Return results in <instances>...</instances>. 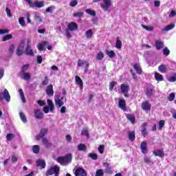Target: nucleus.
<instances>
[{
    "mask_svg": "<svg viewBox=\"0 0 176 176\" xmlns=\"http://www.w3.org/2000/svg\"><path fill=\"white\" fill-rule=\"evenodd\" d=\"M142 109L143 111H151V104L148 101H145L142 104Z\"/></svg>",
    "mask_w": 176,
    "mask_h": 176,
    "instance_id": "ddd939ff",
    "label": "nucleus"
},
{
    "mask_svg": "<svg viewBox=\"0 0 176 176\" xmlns=\"http://www.w3.org/2000/svg\"><path fill=\"white\" fill-rule=\"evenodd\" d=\"M37 167H41V168H45L46 167V162L44 160H37L36 162Z\"/></svg>",
    "mask_w": 176,
    "mask_h": 176,
    "instance_id": "9b49d317",
    "label": "nucleus"
},
{
    "mask_svg": "<svg viewBox=\"0 0 176 176\" xmlns=\"http://www.w3.org/2000/svg\"><path fill=\"white\" fill-rule=\"evenodd\" d=\"M140 149L142 151V153H143L144 155L146 153H148V147H147V143L146 142H142L140 144Z\"/></svg>",
    "mask_w": 176,
    "mask_h": 176,
    "instance_id": "9d476101",
    "label": "nucleus"
},
{
    "mask_svg": "<svg viewBox=\"0 0 176 176\" xmlns=\"http://www.w3.org/2000/svg\"><path fill=\"white\" fill-rule=\"evenodd\" d=\"M115 86H116V81H112L109 84V90H110V91H112L113 90V87H115Z\"/></svg>",
    "mask_w": 176,
    "mask_h": 176,
    "instance_id": "8fccbe9b",
    "label": "nucleus"
},
{
    "mask_svg": "<svg viewBox=\"0 0 176 176\" xmlns=\"http://www.w3.org/2000/svg\"><path fill=\"white\" fill-rule=\"evenodd\" d=\"M40 148L38 145H34L33 146L32 151L34 153H39Z\"/></svg>",
    "mask_w": 176,
    "mask_h": 176,
    "instance_id": "a18cd8bd",
    "label": "nucleus"
},
{
    "mask_svg": "<svg viewBox=\"0 0 176 176\" xmlns=\"http://www.w3.org/2000/svg\"><path fill=\"white\" fill-rule=\"evenodd\" d=\"M104 167L106 168L105 173H107V174H111V166H109V164H105Z\"/></svg>",
    "mask_w": 176,
    "mask_h": 176,
    "instance_id": "de8ad7c7",
    "label": "nucleus"
},
{
    "mask_svg": "<svg viewBox=\"0 0 176 176\" xmlns=\"http://www.w3.org/2000/svg\"><path fill=\"white\" fill-rule=\"evenodd\" d=\"M25 53L28 56H34V51L31 49V46L28 45L25 50Z\"/></svg>",
    "mask_w": 176,
    "mask_h": 176,
    "instance_id": "b1692460",
    "label": "nucleus"
},
{
    "mask_svg": "<svg viewBox=\"0 0 176 176\" xmlns=\"http://www.w3.org/2000/svg\"><path fill=\"white\" fill-rule=\"evenodd\" d=\"M168 82H176V74L168 78Z\"/></svg>",
    "mask_w": 176,
    "mask_h": 176,
    "instance_id": "864d4df0",
    "label": "nucleus"
},
{
    "mask_svg": "<svg viewBox=\"0 0 176 176\" xmlns=\"http://www.w3.org/2000/svg\"><path fill=\"white\" fill-rule=\"evenodd\" d=\"M175 24H170L167 26H165L164 28L162 29V31L163 32H168L170 31V30H173V28H175Z\"/></svg>",
    "mask_w": 176,
    "mask_h": 176,
    "instance_id": "5701e85b",
    "label": "nucleus"
},
{
    "mask_svg": "<svg viewBox=\"0 0 176 176\" xmlns=\"http://www.w3.org/2000/svg\"><path fill=\"white\" fill-rule=\"evenodd\" d=\"M133 68L136 71L137 74H138L139 75H141L142 74V69H141L140 65L135 63L133 65Z\"/></svg>",
    "mask_w": 176,
    "mask_h": 176,
    "instance_id": "aec40b11",
    "label": "nucleus"
},
{
    "mask_svg": "<svg viewBox=\"0 0 176 176\" xmlns=\"http://www.w3.org/2000/svg\"><path fill=\"white\" fill-rule=\"evenodd\" d=\"M121 93H129L130 90V85L126 84H122L120 86Z\"/></svg>",
    "mask_w": 176,
    "mask_h": 176,
    "instance_id": "f8f14e48",
    "label": "nucleus"
},
{
    "mask_svg": "<svg viewBox=\"0 0 176 176\" xmlns=\"http://www.w3.org/2000/svg\"><path fill=\"white\" fill-rule=\"evenodd\" d=\"M22 79H24V80H30V79H31V74L30 73H23Z\"/></svg>",
    "mask_w": 176,
    "mask_h": 176,
    "instance_id": "58836bf2",
    "label": "nucleus"
},
{
    "mask_svg": "<svg viewBox=\"0 0 176 176\" xmlns=\"http://www.w3.org/2000/svg\"><path fill=\"white\" fill-rule=\"evenodd\" d=\"M74 175L76 176H87V173L83 168H78L76 170Z\"/></svg>",
    "mask_w": 176,
    "mask_h": 176,
    "instance_id": "423d86ee",
    "label": "nucleus"
},
{
    "mask_svg": "<svg viewBox=\"0 0 176 176\" xmlns=\"http://www.w3.org/2000/svg\"><path fill=\"white\" fill-rule=\"evenodd\" d=\"M131 73L132 74V76L135 80V82H137V80H138V77L137 76V75L135 74L134 72H133V69H131Z\"/></svg>",
    "mask_w": 176,
    "mask_h": 176,
    "instance_id": "680f3d73",
    "label": "nucleus"
},
{
    "mask_svg": "<svg viewBox=\"0 0 176 176\" xmlns=\"http://www.w3.org/2000/svg\"><path fill=\"white\" fill-rule=\"evenodd\" d=\"M19 93L21 96L22 102H23V103L25 102V97L24 96V91L21 89H19Z\"/></svg>",
    "mask_w": 176,
    "mask_h": 176,
    "instance_id": "f704fd0d",
    "label": "nucleus"
},
{
    "mask_svg": "<svg viewBox=\"0 0 176 176\" xmlns=\"http://www.w3.org/2000/svg\"><path fill=\"white\" fill-rule=\"evenodd\" d=\"M19 23L21 27H24L25 25V21H24V17H20L19 19Z\"/></svg>",
    "mask_w": 176,
    "mask_h": 176,
    "instance_id": "09e8293b",
    "label": "nucleus"
},
{
    "mask_svg": "<svg viewBox=\"0 0 176 176\" xmlns=\"http://www.w3.org/2000/svg\"><path fill=\"white\" fill-rule=\"evenodd\" d=\"M86 149H87V146H86L85 144H80L78 146V151H85Z\"/></svg>",
    "mask_w": 176,
    "mask_h": 176,
    "instance_id": "72a5a7b5",
    "label": "nucleus"
},
{
    "mask_svg": "<svg viewBox=\"0 0 176 176\" xmlns=\"http://www.w3.org/2000/svg\"><path fill=\"white\" fill-rule=\"evenodd\" d=\"M19 116H20L22 122H23V123H27V118L25 117V115L23 114V112L19 113Z\"/></svg>",
    "mask_w": 176,
    "mask_h": 176,
    "instance_id": "79ce46f5",
    "label": "nucleus"
},
{
    "mask_svg": "<svg viewBox=\"0 0 176 176\" xmlns=\"http://www.w3.org/2000/svg\"><path fill=\"white\" fill-rule=\"evenodd\" d=\"M45 6V2L43 1H34L33 3V8H43Z\"/></svg>",
    "mask_w": 176,
    "mask_h": 176,
    "instance_id": "f3484780",
    "label": "nucleus"
},
{
    "mask_svg": "<svg viewBox=\"0 0 176 176\" xmlns=\"http://www.w3.org/2000/svg\"><path fill=\"white\" fill-rule=\"evenodd\" d=\"M104 145H100V146H99V147H98V152L101 154V155H102V153H104Z\"/></svg>",
    "mask_w": 176,
    "mask_h": 176,
    "instance_id": "e2e57ef3",
    "label": "nucleus"
},
{
    "mask_svg": "<svg viewBox=\"0 0 176 176\" xmlns=\"http://www.w3.org/2000/svg\"><path fill=\"white\" fill-rule=\"evenodd\" d=\"M85 36H87L88 39H90V38L93 36V31L91 30H88L85 32Z\"/></svg>",
    "mask_w": 176,
    "mask_h": 176,
    "instance_id": "ea45409f",
    "label": "nucleus"
},
{
    "mask_svg": "<svg viewBox=\"0 0 176 176\" xmlns=\"http://www.w3.org/2000/svg\"><path fill=\"white\" fill-rule=\"evenodd\" d=\"M174 98H175V94L171 93L168 97V101H174Z\"/></svg>",
    "mask_w": 176,
    "mask_h": 176,
    "instance_id": "3c124183",
    "label": "nucleus"
},
{
    "mask_svg": "<svg viewBox=\"0 0 176 176\" xmlns=\"http://www.w3.org/2000/svg\"><path fill=\"white\" fill-rule=\"evenodd\" d=\"M95 176H104V170L98 169L96 172Z\"/></svg>",
    "mask_w": 176,
    "mask_h": 176,
    "instance_id": "c03bdc74",
    "label": "nucleus"
},
{
    "mask_svg": "<svg viewBox=\"0 0 176 176\" xmlns=\"http://www.w3.org/2000/svg\"><path fill=\"white\" fill-rule=\"evenodd\" d=\"M46 94L48 96H53L54 94V91H53V85H50L47 87Z\"/></svg>",
    "mask_w": 176,
    "mask_h": 176,
    "instance_id": "2eb2a0df",
    "label": "nucleus"
},
{
    "mask_svg": "<svg viewBox=\"0 0 176 176\" xmlns=\"http://www.w3.org/2000/svg\"><path fill=\"white\" fill-rule=\"evenodd\" d=\"M155 78L157 82H162V80H163V76L157 72L155 73Z\"/></svg>",
    "mask_w": 176,
    "mask_h": 176,
    "instance_id": "7c9ffc66",
    "label": "nucleus"
},
{
    "mask_svg": "<svg viewBox=\"0 0 176 176\" xmlns=\"http://www.w3.org/2000/svg\"><path fill=\"white\" fill-rule=\"evenodd\" d=\"M106 54L108 55V57H109V58H113V57L116 56V54H115V52H113V50L107 51Z\"/></svg>",
    "mask_w": 176,
    "mask_h": 176,
    "instance_id": "c9c22d12",
    "label": "nucleus"
},
{
    "mask_svg": "<svg viewBox=\"0 0 176 176\" xmlns=\"http://www.w3.org/2000/svg\"><path fill=\"white\" fill-rule=\"evenodd\" d=\"M155 94V89L152 88H147L146 90V96L148 97V98H151L152 96Z\"/></svg>",
    "mask_w": 176,
    "mask_h": 176,
    "instance_id": "dca6fc26",
    "label": "nucleus"
},
{
    "mask_svg": "<svg viewBox=\"0 0 176 176\" xmlns=\"http://www.w3.org/2000/svg\"><path fill=\"white\" fill-rule=\"evenodd\" d=\"M176 16V12L174 10H171L170 13L169 14V17H174Z\"/></svg>",
    "mask_w": 176,
    "mask_h": 176,
    "instance_id": "774afa93",
    "label": "nucleus"
},
{
    "mask_svg": "<svg viewBox=\"0 0 176 176\" xmlns=\"http://www.w3.org/2000/svg\"><path fill=\"white\" fill-rule=\"evenodd\" d=\"M15 47H16L14 46V44L10 45L9 48H8V53H9L10 56H12L13 53H14Z\"/></svg>",
    "mask_w": 176,
    "mask_h": 176,
    "instance_id": "cd10ccee",
    "label": "nucleus"
},
{
    "mask_svg": "<svg viewBox=\"0 0 176 176\" xmlns=\"http://www.w3.org/2000/svg\"><path fill=\"white\" fill-rule=\"evenodd\" d=\"M56 162L61 164V166H67L72 162V154L69 153L64 157H58Z\"/></svg>",
    "mask_w": 176,
    "mask_h": 176,
    "instance_id": "f257e3e1",
    "label": "nucleus"
},
{
    "mask_svg": "<svg viewBox=\"0 0 176 176\" xmlns=\"http://www.w3.org/2000/svg\"><path fill=\"white\" fill-rule=\"evenodd\" d=\"M88 157H90L92 160H97L98 159V155L96 153H91L88 154Z\"/></svg>",
    "mask_w": 176,
    "mask_h": 176,
    "instance_id": "4c0bfd02",
    "label": "nucleus"
},
{
    "mask_svg": "<svg viewBox=\"0 0 176 176\" xmlns=\"http://www.w3.org/2000/svg\"><path fill=\"white\" fill-rule=\"evenodd\" d=\"M86 13H87V14H90V16H93L94 17H96V12L90 10V9H87L85 10Z\"/></svg>",
    "mask_w": 176,
    "mask_h": 176,
    "instance_id": "49530a36",
    "label": "nucleus"
},
{
    "mask_svg": "<svg viewBox=\"0 0 176 176\" xmlns=\"http://www.w3.org/2000/svg\"><path fill=\"white\" fill-rule=\"evenodd\" d=\"M142 28H144V30H146V31H153V28H149L146 25H142Z\"/></svg>",
    "mask_w": 176,
    "mask_h": 176,
    "instance_id": "052dcab7",
    "label": "nucleus"
},
{
    "mask_svg": "<svg viewBox=\"0 0 176 176\" xmlns=\"http://www.w3.org/2000/svg\"><path fill=\"white\" fill-rule=\"evenodd\" d=\"M34 116L36 119H42L43 118V113H42L40 109H35Z\"/></svg>",
    "mask_w": 176,
    "mask_h": 176,
    "instance_id": "4468645a",
    "label": "nucleus"
},
{
    "mask_svg": "<svg viewBox=\"0 0 176 176\" xmlns=\"http://www.w3.org/2000/svg\"><path fill=\"white\" fill-rule=\"evenodd\" d=\"M6 100V102H10V94L8 89H4L3 92H0V101H3Z\"/></svg>",
    "mask_w": 176,
    "mask_h": 176,
    "instance_id": "7ed1b4c3",
    "label": "nucleus"
},
{
    "mask_svg": "<svg viewBox=\"0 0 176 176\" xmlns=\"http://www.w3.org/2000/svg\"><path fill=\"white\" fill-rule=\"evenodd\" d=\"M74 17H83V12H75L73 14Z\"/></svg>",
    "mask_w": 176,
    "mask_h": 176,
    "instance_id": "bf43d9fd",
    "label": "nucleus"
},
{
    "mask_svg": "<svg viewBox=\"0 0 176 176\" xmlns=\"http://www.w3.org/2000/svg\"><path fill=\"white\" fill-rule=\"evenodd\" d=\"M129 140H130L131 141H134V140H135V132L132 131V132H129Z\"/></svg>",
    "mask_w": 176,
    "mask_h": 176,
    "instance_id": "473e14b6",
    "label": "nucleus"
},
{
    "mask_svg": "<svg viewBox=\"0 0 176 176\" xmlns=\"http://www.w3.org/2000/svg\"><path fill=\"white\" fill-rule=\"evenodd\" d=\"M164 120H161L160 122H159V130H162V129H163L164 127Z\"/></svg>",
    "mask_w": 176,
    "mask_h": 176,
    "instance_id": "603ef678",
    "label": "nucleus"
},
{
    "mask_svg": "<svg viewBox=\"0 0 176 176\" xmlns=\"http://www.w3.org/2000/svg\"><path fill=\"white\" fill-rule=\"evenodd\" d=\"M167 69V67H166V65H161L158 67V71L161 72V74H164Z\"/></svg>",
    "mask_w": 176,
    "mask_h": 176,
    "instance_id": "2f4dec72",
    "label": "nucleus"
},
{
    "mask_svg": "<svg viewBox=\"0 0 176 176\" xmlns=\"http://www.w3.org/2000/svg\"><path fill=\"white\" fill-rule=\"evenodd\" d=\"M47 134V129H42L40 131V133L36 136V141H39L41 138H43L45 135Z\"/></svg>",
    "mask_w": 176,
    "mask_h": 176,
    "instance_id": "0eeeda50",
    "label": "nucleus"
},
{
    "mask_svg": "<svg viewBox=\"0 0 176 176\" xmlns=\"http://www.w3.org/2000/svg\"><path fill=\"white\" fill-rule=\"evenodd\" d=\"M86 62H84L82 60V59H78V67H82V65H83V64H85Z\"/></svg>",
    "mask_w": 176,
    "mask_h": 176,
    "instance_id": "338daca9",
    "label": "nucleus"
},
{
    "mask_svg": "<svg viewBox=\"0 0 176 176\" xmlns=\"http://www.w3.org/2000/svg\"><path fill=\"white\" fill-rule=\"evenodd\" d=\"M47 45V41H42L38 45V49L40 52H43L45 50V47Z\"/></svg>",
    "mask_w": 176,
    "mask_h": 176,
    "instance_id": "a211bd4d",
    "label": "nucleus"
},
{
    "mask_svg": "<svg viewBox=\"0 0 176 176\" xmlns=\"http://www.w3.org/2000/svg\"><path fill=\"white\" fill-rule=\"evenodd\" d=\"M116 49H122V41L119 39V37L117 38V41L116 43Z\"/></svg>",
    "mask_w": 176,
    "mask_h": 176,
    "instance_id": "e433bc0d",
    "label": "nucleus"
},
{
    "mask_svg": "<svg viewBox=\"0 0 176 176\" xmlns=\"http://www.w3.org/2000/svg\"><path fill=\"white\" fill-rule=\"evenodd\" d=\"M63 100H64V96H58L54 100L56 107H58V108H61V107L64 105V102H63Z\"/></svg>",
    "mask_w": 176,
    "mask_h": 176,
    "instance_id": "39448f33",
    "label": "nucleus"
},
{
    "mask_svg": "<svg viewBox=\"0 0 176 176\" xmlns=\"http://www.w3.org/2000/svg\"><path fill=\"white\" fill-rule=\"evenodd\" d=\"M43 144L45 145V148H51L52 143L49 142V140L46 139V138H43Z\"/></svg>",
    "mask_w": 176,
    "mask_h": 176,
    "instance_id": "393cba45",
    "label": "nucleus"
},
{
    "mask_svg": "<svg viewBox=\"0 0 176 176\" xmlns=\"http://www.w3.org/2000/svg\"><path fill=\"white\" fill-rule=\"evenodd\" d=\"M43 19V18L42 16H41V15L38 13H35L34 14V20L37 22V23H42V20Z\"/></svg>",
    "mask_w": 176,
    "mask_h": 176,
    "instance_id": "c85d7f7f",
    "label": "nucleus"
},
{
    "mask_svg": "<svg viewBox=\"0 0 176 176\" xmlns=\"http://www.w3.org/2000/svg\"><path fill=\"white\" fill-rule=\"evenodd\" d=\"M48 83H49V78H47V76H45V79L43 81V85L44 86H46Z\"/></svg>",
    "mask_w": 176,
    "mask_h": 176,
    "instance_id": "69168bd1",
    "label": "nucleus"
},
{
    "mask_svg": "<svg viewBox=\"0 0 176 176\" xmlns=\"http://www.w3.org/2000/svg\"><path fill=\"white\" fill-rule=\"evenodd\" d=\"M58 174H60V167L57 165H55L54 166H51L49 169L47 170L45 175L58 176Z\"/></svg>",
    "mask_w": 176,
    "mask_h": 176,
    "instance_id": "f03ea898",
    "label": "nucleus"
},
{
    "mask_svg": "<svg viewBox=\"0 0 176 176\" xmlns=\"http://www.w3.org/2000/svg\"><path fill=\"white\" fill-rule=\"evenodd\" d=\"M77 5L78 1L76 0L72 1L69 3V6H71L72 8H75V6H76Z\"/></svg>",
    "mask_w": 176,
    "mask_h": 176,
    "instance_id": "6e6d98bb",
    "label": "nucleus"
},
{
    "mask_svg": "<svg viewBox=\"0 0 176 176\" xmlns=\"http://www.w3.org/2000/svg\"><path fill=\"white\" fill-rule=\"evenodd\" d=\"M147 124H148L146 122H144L142 124V134L144 135V137H146L148 134V133L146 132V126H147Z\"/></svg>",
    "mask_w": 176,
    "mask_h": 176,
    "instance_id": "a878e982",
    "label": "nucleus"
},
{
    "mask_svg": "<svg viewBox=\"0 0 176 176\" xmlns=\"http://www.w3.org/2000/svg\"><path fill=\"white\" fill-rule=\"evenodd\" d=\"M24 49V45L19 47L16 50V55L21 56L23 54V50Z\"/></svg>",
    "mask_w": 176,
    "mask_h": 176,
    "instance_id": "a19ab883",
    "label": "nucleus"
},
{
    "mask_svg": "<svg viewBox=\"0 0 176 176\" xmlns=\"http://www.w3.org/2000/svg\"><path fill=\"white\" fill-rule=\"evenodd\" d=\"M12 38H13V36H12V34H7L3 37L2 42H6V41H10Z\"/></svg>",
    "mask_w": 176,
    "mask_h": 176,
    "instance_id": "37998d69",
    "label": "nucleus"
},
{
    "mask_svg": "<svg viewBox=\"0 0 176 176\" xmlns=\"http://www.w3.org/2000/svg\"><path fill=\"white\" fill-rule=\"evenodd\" d=\"M118 106H119V108L122 109V111H126V109H127L126 108V101L123 98H120L119 99Z\"/></svg>",
    "mask_w": 176,
    "mask_h": 176,
    "instance_id": "1a4fd4ad",
    "label": "nucleus"
},
{
    "mask_svg": "<svg viewBox=\"0 0 176 176\" xmlns=\"http://www.w3.org/2000/svg\"><path fill=\"white\" fill-rule=\"evenodd\" d=\"M76 83L79 85V86H81V87L83 86V81L82 80V78L79 76H76L75 77Z\"/></svg>",
    "mask_w": 176,
    "mask_h": 176,
    "instance_id": "c756f323",
    "label": "nucleus"
},
{
    "mask_svg": "<svg viewBox=\"0 0 176 176\" xmlns=\"http://www.w3.org/2000/svg\"><path fill=\"white\" fill-rule=\"evenodd\" d=\"M82 135H85V137H87L89 138V130L84 129L81 132Z\"/></svg>",
    "mask_w": 176,
    "mask_h": 176,
    "instance_id": "5fc2aeb1",
    "label": "nucleus"
},
{
    "mask_svg": "<svg viewBox=\"0 0 176 176\" xmlns=\"http://www.w3.org/2000/svg\"><path fill=\"white\" fill-rule=\"evenodd\" d=\"M163 53L164 56H168V54H170V50L167 47H165V49L163 50Z\"/></svg>",
    "mask_w": 176,
    "mask_h": 176,
    "instance_id": "0e129e2a",
    "label": "nucleus"
},
{
    "mask_svg": "<svg viewBox=\"0 0 176 176\" xmlns=\"http://www.w3.org/2000/svg\"><path fill=\"white\" fill-rule=\"evenodd\" d=\"M155 46L157 50H160V49H162V47H164V43L162 41H156Z\"/></svg>",
    "mask_w": 176,
    "mask_h": 176,
    "instance_id": "412c9836",
    "label": "nucleus"
},
{
    "mask_svg": "<svg viewBox=\"0 0 176 176\" xmlns=\"http://www.w3.org/2000/svg\"><path fill=\"white\" fill-rule=\"evenodd\" d=\"M103 2L104 4H100V8H102L104 12H107L109 8H111L112 3H111V0H104Z\"/></svg>",
    "mask_w": 176,
    "mask_h": 176,
    "instance_id": "20e7f679",
    "label": "nucleus"
},
{
    "mask_svg": "<svg viewBox=\"0 0 176 176\" xmlns=\"http://www.w3.org/2000/svg\"><path fill=\"white\" fill-rule=\"evenodd\" d=\"M126 119H128V120H129L133 124L135 123V117H134V116L132 114H127Z\"/></svg>",
    "mask_w": 176,
    "mask_h": 176,
    "instance_id": "bb28decb",
    "label": "nucleus"
},
{
    "mask_svg": "<svg viewBox=\"0 0 176 176\" xmlns=\"http://www.w3.org/2000/svg\"><path fill=\"white\" fill-rule=\"evenodd\" d=\"M103 58H104V53H102V52H100L97 54V59L98 60H102Z\"/></svg>",
    "mask_w": 176,
    "mask_h": 176,
    "instance_id": "4d7b16f0",
    "label": "nucleus"
},
{
    "mask_svg": "<svg viewBox=\"0 0 176 176\" xmlns=\"http://www.w3.org/2000/svg\"><path fill=\"white\" fill-rule=\"evenodd\" d=\"M153 154L155 155V156H159V157H164V153L163 152V151L161 150L154 151Z\"/></svg>",
    "mask_w": 176,
    "mask_h": 176,
    "instance_id": "4be33fe9",
    "label": "nucleus"
},
{
    "mask_svg": "<svg viewBox=\"0 0 176 176\" xmlns=\"http://www.w3.org/2000/svg\"><path fill=\"white\" fill-rule=\"evenodd\" d=\"M6 138L8 141H11L12 139L14 138V134L9 133L7 135Z\"/></svg>",
    "mask_w": 176,
    "mask_h": 176,
    "instance_id": "13d9d810",
    "label": "nucleus"
},
{
    "mask_svg": "<svg viewBox=\"0 0 176 176\" xmlns=\"http://www.w3.org/2000/svg\"><path fill=\"white\" fill-rule=\"evenodd\" d=\"M47 104L48 105V107L50 108V111L51 112H53V111H54V104L53 103V101H52V100L48 99L47 100Z\"/></svg>",
    "mask_w": 176,
    "mask_h": 176,
    "instance_id": "6ab92c4d",
    "label": "nucleus"
},
{
    "mask_svg": "<svg viewBox=\"0 0 176 176\" xmlns=\"http://www.w3.org/2000/svg\"><path fill=\"white\" fill-rule=\"evenodd\" d=\"M67 30L69 31H76V30H78V23L75 22H71L67 25Z\"/></svg>",
    "mask_w": 176,
    "mask_h": 176,
    "instance_id": "6e6552de",
    "label": "nucleus"
}]
</instances>
